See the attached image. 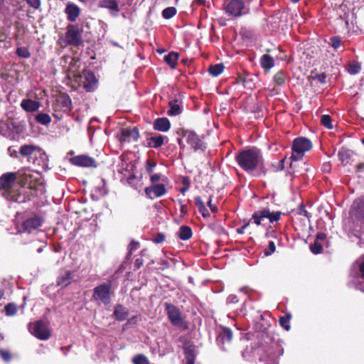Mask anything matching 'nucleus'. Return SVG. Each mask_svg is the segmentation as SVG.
<instances>
[{"label":"nucleus","mask_w":364,"mask_h":364,"mask_svg":"<svg viewBox=\"0 0 364 364\" xmlns=\"http://www.w3.org/2000/svg\"><path fill=\"white\" fill-rule=\"evenodd\" d=\"M46 154L37 146L24 145V202L46 193V186L39 168L45 164Z\"/></svg>","instance_id":"1"},{"label":"nucleus","mask_w":364,"mask_h":364,"mask_svg":"<svg viewBox=\"0 0 364 364\" xmlns=\"http://www.w3.org/2000/svg\"><path fill=\"white\" fill-rule=\"evenodd\" d=\"M23 179L19 171L6 172L0 176V194L11 202V208L21 205Z\"/></svg>","instance_id":"2"},{"label":"nucleus","mask_w":364,"mask_h":364,"mask_svg":"<svg viewBox=\"0 0 364 364\" xmlns=\"http://www.w3.org/2000/svg\"><path fill=\"white\" fill-rule=\"evenodd\" d=\"M235 159L240 168L248 173L254 172L258 168L263 175H266L267 173L262 151L257 147L254 146L238 151L235 154Z\"/></svg>","instance_id":"3"},{"label":"nucleus","mask_w":364,"mask_h":364,"mask_svg":"<svg viewBox=\"0 0 364 364\" xmlns=\"http://www.w3.org/2000/svg\"><path fill=\"white\" fill-rule=\"evenodd\" d=\"M257 353L259 360L264 364H279V357L283 354V348L267 332L260 333Z\"/></svg>","instance_id":"4"},{"label":"nucleus","mask_w":364,"mask_h":364,"mask_svg":"<svg viewBox=\"0 0 364 364\" xmlns=\"http://www.w3.org/2000/svg\"><path fill=\"white\" fill-rule=\"evenodd\" d=\"M178 134L181 135L185 139L187 144L195 151L204 153L207 149V143L205 141L206 136L203 134L200 135L194 130L188 129H181L178 132Z\"/></svg>","instance_id":"5"},{"label":"nucleus","mask_w":364,"mask_h":364,"mask_svg":"<svg viewBox=\"0 0 364 364\" xmlns=\"http://www.w3.org/2000/svg\"><path fill=\"white\" fill-rule=\"evenodd\" d=\"M73 81L77 87H82L87 92H94L98 86V80L95 73L90 70L84 69L81 73L73 75Z\"/></svg>","instance_id":"6"},{"label":"nucleus","mask_w":364,"mask_h":364,"mask_svg":"<svg viewBox=\"0 0 364 364\" xmlns=\"http://www.w3.org/2000/svg\"><path fill=\"white\" fill-rule=\"evenodd\" d=\"M164 305L171 323L173 326L181 328L183 331L188 330L189 328L188 322L183 318L180 309L168 302H165Z\"/></svg>","instance_id":"7"},{"label":"nucleus","mask_w":364,"mask_h":364,"mask_svg":"<svg viewBox=\"0 0 364 364\" xmlns=\"http://www.w3.org/2000/svg\"><path fill=\"white\" fill-rule=\"evenodd\" d=\"M23 127L15 124L14 119L0 121V134L11 140L19 141L22 138Z\"/></svg>","instance_id":"8"},{"label":"nucleus","mask_w":364,"mask_h":364,"mask_svg":"<svg viewBox=\"0 0 364 364\" xmlns=\"http://www.w3.org/2000/svg\"><path fill=\"white\" fill-rule=\"evenodd\" d=\"M82 33V29L78 24H69L66 28L63 41L66 46L78 47L83 43Z\"/></svg>","instance_id":"9"},{"label":"nucleus","mask_w":364,"mask_h":364,"mask_svg":"<svg viewBox=\"0 0 364 364\" xmlns=\"http://www.w3.org/2000/svg\"><path fill=\"white\" fill-rule=\"evenodd\" d=\"M311 141L304 136L297 137L294 139L292 144V154L291 159L294 161L300 160L304 154L312 149Z\"/></svg>","instance_id":"10"},{"label":"nucleus","mask_w":364,"mask_h":364,"mask_svg":"<svg viewBox=\"0 0 364 364\" xmlns=\"http://www.w3.org/2000/svg\"><path fill=\"white\" fill-rule=\"evenodd\" d=\"M112 282L108 281L95 287L93 289L92 299L105 305L111 302Z\"/></svg>","instance_id":"11"},{"label":"nucleus","mask_w":364,"mask_h":364,"mask_svg":"<svg viewBox=\"0 0 364 364\" xmlns=\"http://www.w3.org/2000/svg\"><path fill=\"white\" fill-rule=\"evenodd\" d=\"M28 328L29 332L39 340L46 341L51 337L48 325L41 320L30 323Z\"/></svg>","instance_id":"12"},{"label":"nucleus","mask_w":364,"mask_h":364,"mask_svg":"<svg viewBox=\"0 0 364 364\" xmlns=\"http://www.w3.org/2000/svg\"><path fill=\"white\" fill-rule=\"evenodd\" d=\"M257 80V75L246 70H242V72L237 73L235 83L242 84L245 88L252 90L256 87Z\"/></svg>","instance_id":"13"},{"label":"nucleus","mask_w":364,"mask_h":364,"mask_svg":"<svg viewBox=\"0 0 364 364\" xmlns=\"http://www.w3.org/2000/svg\"><path fill=\"white\" fill-rule=\"evenodd\" d=\"M225 13L234 17H239L242 14L245 8L244 1L242 0H225L223 4Z\"/></svg>","instance_id":"14"},{"label":"nucleus","mask_w":364,"mask_h":364,"mask_svg":"<svg viewBox=\"0 0 364 364\" xmlns=\"http://www.w3.org/2000/svg\"><path fill=\"white\" fill-rule=\"evenodd\" d=\"M232 339V332L228 327H221L218 332L216 341L218 345L223 350H227L231 346Z\"/></svg>","instance_id":"15"},{"label":"nucleus","mask_w":364,"mask_h":364,"mask_svg":"<svg viewBox=\"0 0 364 364\" xmlns=\"http://www.w3.org/2000/svg\"><path fill=\"white\" fill-rule=\"evenodd\" d=\"M139 137V131L136 127L132 128H122L120 129L119 139L121 143L137 141Z\"/></svg>","instance_id":"16"},{"label":"nucleus","mask_w":364,"mask_h":364,"mask_svg":"<svg viewBox=\"0 0 364 364\" xmlns=\"http://www.w3.org/2000/svg\"><path fill=\"white\" fill-rule=\"evenodd\" d=\"M70 162L74 166L80 167L96 168L97 166L95 159L85 154L75 156L70 159Z\"/></svg>","instance_id":"17"},{"label":"nucleus","mask_w":364,"mask_h":364,"mask_svg":"<svg viewBox=\"0 0 364 364\" xmlns=\"http://www.w3.org/2000/svg\"><path fill=\"white\" fill-rule=\"evenodd\" d=\"M74 271L69 269H61L56 279V285L62 288L70 285L75 280Z\"/></svg>","instance_id":"18"},{"label":"nucleus","mask_w":364,"mask_h":364,"mask_svg":"<svg viewBox=\"0 0 364 364\" xmlns=\"http://www.w3.org/2000/svg\"><path fill=\"white\" fill-rule=\"evenodd\" d=\"M144 192L149 198L154 199L165 195L166 193V188L164 184L157 183L146 187Z\"/></svg>","instance_id":"19"},{"label":"nucleus","mask_w":364,"mask_h":364,"mask_svg":"<svg viewBox=\"0 0 364 364\" xmlns=\"http://www.w3.org/2000/svg\"><path fill=\"white\" fill-rule=\"evenodd\" d=\"M43 218L39 215H34L33 217L24 220V232L29 233L38 230L43 224Z\"/></svg>","instance_id":"20"},{"label":"nucleus","mask_w":364,"mask_h":364,"mask_svg":"<svg viewBox=\"0 0 364 364\" xmlns=\"http://www.w3.org/2000/svg\"><path fill=\"white\" fill-rule=\"evenodd\" d=\"M55 112H68L71 109V100L67 95H61L56 99Z\"/></svg>","instance_id":"21"},{"label":"nucleus","mask_w":364,"mask_h":364,"mask_svg":"<svg viewBox=\"0 0 364 364\" xmlns=\"http://www.w3.org/2000/svg\"><path fill=\"white\" fill-rule=\"evenodd\" d=\"M23 229V215L19 211H17L15 218L12 220V224L8 228V231L11 235L21 234Z\"/></svg>","instance_id":"22"},{"label":"nucleus","mask_w":364,"mask_h":364,"mask_svg":"<svg viewBox=\"0 0 364 364\" xmlns=\"http://www.w3.org/2000/svg\"><path fill=\"white\" fill-rule=\"evenodd\" d=\"M67 19L70 22H75L80 14V7L73 3H68L65 9Z\"/></svg>","instance_id":"23"},{"label":"nucleus","mask_w":364,"mask_h":364,"mask_svg":"<svg viewBox=\"0 0 364 364\" xmlns=\"http://www.w3.org/2000/svg\"><path fill=\"white\" fill-rule=\"evenodd\" d=\"M353 208L355 210L353 217L355 219L364 224V199H359L354 202Z\"/></svg>","instance_id":"24"},{"label":"nucleus","mask_w":364,"mask_h":364,"mask_svg":"<svg viewBox=\"0 0 364 364\" xmlns=\"http://www.w3.org/2000/svg\"><path fill=\"white\" fill-rule=\"evenodd\" d=\"M326 235L324 232L317 233L315 240L313 244L310 245V250L314 255L320 254L323 250V245L321 242L325 240Z\"/></svg>","instance_id":"25"},{"label":"nucleus","mask_w":364,"mask_h":364,"mask_svg":"<svg viewBox=\"0 0 364 364\" xmlns=\"http://www.w3.org/2000/svg\"><path fill=\"white\" fill-rule=\"evenodd\" d=\"M153 127L154 130L166 132L171 128V122L166 117H159L154 120Z\"/></svg>","instance_id":"26"},{"label":"nucleus","mask_w":364,"mask_h":364,"mask_svg":"<svg viewBox=\"0 0 364 364\" xmlns=\"http://www.w3.org/2000/svg\"><path fill=\"white\" fill-rule=\"evenodd\" d=\"M129 314V310L122 304H118L114 307L113 316L117 321H123L126 320Z\"/></svg>","instance_id":"27"},{"label":"nucleus","mask_w":364,"mask_h":364,"mask_svg":"<svg viewBox=\"0 0 364 364\" xmlns=\"http://www.w3.org/2000/svg\"><path fill=\"white\" fill-rule=\"evenodd\" d=\"M165 139L166 136L159 134L157 136H151L147 139V147L158 149L164 144Z\"/></svg>","instance_id":"28"},{"label":"nucleus","mask_w":364,"mask_h":364,"mask_svg":"<svg viewBox=\"0 0 364 364\" xmlns=\"http://www.w3.org/2000/svg\"><path fill=\"white\" fill-rule=\"evenodd\" d=\"M274 64V58L269 54H264L260 58V65L265 73H268Z\"/></svg>","instance_id":"29"},{"label":"nucleus","mask_w":364,"mask_h":364,"mask_svg":"<svg viewBox=\"0 0 364 364\" xmlns=\"http://www.w3.org/2000/svg\"><path fill=\"white\" fill-rule=\"evenodd\" d=\"M308 80L311 82L313 81H317L321 84H326V75L325 73H318L315 69L311 72L310 75L308 77Z\"/></svg>","instance_id":"30"},{"label":"nucleus","mask_w":364,"mask_h":364,"mask_svg":"<svg viewBox=\"0 0 364 364\" xmlns=\"http://www.w3.org/2000/svg\"><path fill=\"white\" fill-rule=\"evenodd\" d=\"M289 78V75L286 71L279 70L278 71L273 77L274 82L277 86H283L287 79Z\"/></svg>","instance_id":"31"},{"label":"nucleus","mask_w":364,"mask_h":364,"mask_svg":"<svg viewBox=\"0 0 364 364\" xmlns=\"http://www.w3.org/2000/svg\"><path fill=\"white\" fill-rule=\"evenodd\" d=\"M195 205L197 206L199 213L202 215L204 218L210 217V213L206 208L200 196H196L194 198Z\"/></svg>","instance_id":"32"},{"label":"nucleus","mask_w":364,"mask_h":364,"mask_svg":"<svg viewBox=\"0 0 364 364\" xmlns=\"http://www.w3.org/2000/svg\"><path fill=\"white\" fill-rule=\"evenodd\" d=\"M181 101L178 99L170 100L168 102L169 109L167 114H180L182 112Z\"/></svg>","instance_id":"33"},{"label":"nucleus","mask_w":364,"mask_h":364,"mask_svg":"<svg viewBox=\"0 0 364 364\" xmlns=\"http://www.w3.org/2000/svg\"><path fill=\"white\" fill-rule=\"evenodd\" d=\"M178 236L181 240H188L193 236V232L191 227L182 225L179 228Z\"/></svg>","instance_id":"34"},{"label":"nucleus","mask_w":364,"mask_h":364,"mask_svg":"<svg viewBox=\"0 0 364 364\" xmlns=\"http://www.w3.org/2000/svg\"><path fill=\"white\" fill-rule=\"evenodd\" d=\"M41 105L38 100H33L31 99H24V111L28 112H33L36 111Z\"/></svg>","instance_id":"35"},{"label":"nucleus","mask_w":364,"mask_h":364,"mask_svg":"<svg viewBox=\"0 0 364 364\" xmlns=\"http://www.w3.org/2000/svg\"><path fill=\"white\" fill-rule=\"evenodd\" d=\"M346 69L350 75H356L361 70V64L358 61H350L346 65Z\"/></svg>","instance_id":"36"},{"label":"nucleus","mask_w":364,"mask_h":364,"mask_svg":"<svg viewBox=\"0 0 364 364\" xmlns=\"http://www.w3.org/2000/svg\"><path fill=\"white\" fill-rule=\"evenodd\" d=\"M179 58V54L176 52H171L164 56L165 63L168 65L172 69L176 68V62Z\"/></svg>","instance_id":"37"},{"label":"nucleus","mask_w":364,"mask_h":364,"mask_svg":"<svg viewBox=\"0 0 364 364\" xmlns=\"http://www.w3.org/2000/svg\"><path fill=\"white\" fill-rule=\"evenodd\" d=\"M100 6L114 11H119L117 0H101Z\"/></svg>","instance_id":"38"},{"label":"nucleus","mask_w":364,"mask_h":364,"mask_svg":"<svg viewBox=\"0 0 364 364\" xmlns=\"http://www.w3.org/2000/svg\"><path fill=\"white\" fill-rule=\"evenodd\" d=\"M142 257L150 259V256L148 254V250L146 249H144L140 252V257L136 258L134 262V270L139 269L142 267L144 264V259Z\"/></svg>","instance_id":"39"},{"label":"nucleus","mask_w":364,"mask_h":364,"mask_svg":"<svg viewBox=\"0 0 364 364\" xmlns=\"http://www.w3.org/2000/svg\"><path fill=\"white\" fill-rule=\"evenodd\" d=\"M224 68L225 67L223 63L211 65L208 68V73L212 76L217 77L223 72Z\"/></svg>","instance_id":"40"},{"label":"nucleus","mask_w":364,"mask_h":364,"mask_svg":"<svg viewBox=\"0 0 364 364\" xmlns=\"http://www.w3.org/2000/svg\"><path fill=\"white\" fill-rule=\"evenodd\" d=\"M291 317L292 316L290 313H287L284 316H280L279 318V325L287 331L291 329L289 321Z\"/></svg>","instance_id":"41"},{"label":"nucleus","mask_w":364,"mask_h":364,"mask_svg":"<svg viewBox=\"0 0 364 364\" xmlns=\"http://www.w3.org/2000/svg\"><path fill=\"white\" fill-rule=\"evenodd\" d=\"M265 216H268V214L266 212H264L263 209L255 212L254 214L252 215V219L254 220V223L257 225H260L262 219L265 218Z\"/></svg>","instance_id":"42"},{"label":"nucleus","mask_w":364,"mask_h":364,"mask_svg":"<svg viewBox=\"0 0 364 364\" xmlns=\"http://www.w3.org/2000/svg\"><path fill=\"white\" fill-rule=\"evenodd\" d=\"M8 153L12 158H17L18 156V154L23 155V144L18 147L15 146H10L8 148Z\"/></svg>","instance_id":"43"},{"label":"nucleus","mask_w":364,"mask_h":364,"mask_svg":"<svg viewBox=\"0 0 364 364\" xmlns=\"http://www.w3.org/2000/svg\"><path fill=\"white\" fill-rule=\"evenodd\" d=\"M358 270L360 274V277L364 279V261L361 262L358 264ZM355 287L357 290L364 292V284L358 282L355 284Z\"/></svg>","instance_id":"44"},{"label":"nucleus","mask_w":364,"mask_h":364,"mask_svg":"<svg viewBox=\"0 0 364 364\" xmlns=\"http://www.w3.org/2000/svg\"><path fill=\"white\" fill-rule=\"evenodd\" d=\"M358 270L360 274V277L364 279V261L361 262L358 264ZM355 287L357 290L364 292V284L358 282L355 284Z\"/></svg>","instance_id":"45"},{"label":"nucleus","mask_w":364,"mask_h":364,"mask_svg":"<svg viewBox=\"0 0 364 364\" xmlns=\"http://www.w3.org/2000/svg\"><path fill=\"white\" fill-rule=\"evenodd\" d=\"M339 160L342 162L343 164H347L349 162V160L350 159V154L348 150L347 149H341L338 151V154Z\"/></svg>","instance_id":"46"},{"label":"nucleus","mask_w":364,"mask_h":364,"mask_svg":"<svg viewBox=\"0 0 364 364\" xmlns=\"http://www.w3.org/2000/svg\"><path fill=\"white\" fill-rule=\"evenodd\" d=\"M321 124L328 129H332L334 127L331 115H321Z\"/></svg>","instance_id":"47"},{"label":"nucleus","mask_w":364,"mask_h":364,"mask_svg":"<svg viewBox=\"0 0 364 364\" xmlns=\"http://www.w3.org/2000/svg\"><path fill=\"white\" fill-rule=\"evenodd\" d=\"M133 364H150L147 357L144 354H137L132 359Z\"/></svg>","instance_id":"48"},{"label":"nucleus","mask_w":364,"mask_h":364,"mask_svg":"<svg viewBox=\"0 0 364 364\" xmlns=\"http://www.w3.org/2000/svg\"><path fill=\"white\" fill-rule=\"evenodd\" d=\"M264 211L268 214V216H265V218H268L270 223L277 222L280 220L281 212L270 213L268 209H264Z\"/></svg>","instance_id":"49"},{"label":"nucleus","mask_w":364,"mask_h":364,"mask_svg":"<svg viewBox=\"0 0 364 364\" xmlns=\"http://www.w3.org/2000/svg\"><path fill=\"white\" fill-rule=\"evenodd\" d=\"M186 360H195V348L193 346H188L184 348Z\"/></svg>","instance_id":"50"},{"label":"nucleus","mask_w":364,"mask_h":364,"mask_svg":"<svg viewBox=\"0 0 364 364\" xmlns=\"http://www.w3.org/2000/svg\"><path fill=\"white\" fill-rule=\"evenodd\" d=\"M176 14V9L175 7H167L162 11V16L166 19H169L174 16Z\"/></svg>","instance_id":"51"},{"label":"nucleus","mask_w":364,"mask_h":364,"mask_svg":"<svg viewBox=\"0 0 364 364\" xmlns=\"http://www.w3.org/2000/svg\"><path fill=\"white\" fill-rule=\"evenodd\" d=\"M341 38L340 36H332L330 38V45L334 50H338L341 46Z\"/></svg>","instance_id":"52"},{"label":"nucleus","mask_w":364,"mask_h":364,"mask_svg":"<svg viewBox=\"0 0 364 364\" xmlns=\"http://www.w3.org/2000/svg\"><path fill=\"white\" fill-rule=\"evenodd\" d=\"M36 122L47 125L51 122L50 115H35Z\"/></svg>","instance_id":"53"},{"label":"nucleus","mask_w":364,"mask_h":364,"mask_svg":"<svg viewBox=\"0 0 364 364\" xmlns=\"http://www.w3.org/2000/svg\"><path fill=\"white\" fill-rule=\"evenodd\" d=\"M16 311V306L14 304H9L5 306V312L7 316H14Z\"/></svg>","instance_id":"54"},{"label":"nucleus","mask_w":364,"mask_h":364,"mask_svg":"<svg viewBox=\"0 0 364 364\" xmlns=\"http://www.w3.org/2000/svg\"><path fill=\"white\" fill-rule=\"evenodd\" d=\"M276 250V245L273 241H269L267 248L264 250L266 256L272 255Z\"/></svg>","instance_id":"55"},{"label":"nucleus","mask_w":364,"mask_h":364,"mask_svg":"<svg viewBox=\"0 0 364 364\" xmlns=\"http://www.w3.org/2000/svg\"><path fill=\"white\" fill-rule=\"evenodd\" d=\"M166 235L163 232H158L156 236L152 239L155 244H160L164 242Z\"/></svg>","instance_id":"56"},{"label":"nucleus","mask_w":364,"mask_h":364,"mask_svg":"<svg viewBox=\"0 0 364 364\" xmlns=\"http://www.w3.org/2000/svg\"><path fill=\"white\" fill-rule=\"evenodd\" d=\"M156 166V163L151 160H147L146 162V171L148 173H153L154 168Z\"/></svg>","instance_id":"57"},{"label":"nucleus","mask_w":364,"mask_h":364,"mask_svg":"<svg viewBox=\"0 0 364 364\" xmlns=\"http://www.w3.org/2000/svg\"><path fill=\"white\" fill-rule=\"evenodd\" d=\"M298 213L300 215H304V217H306L308 219H309L311 218L310 214L309 213V212L306 209V207L303 204L299 205V209H298Z\"/></svg>","instance_id":"58"},{"label":"nucleus","mask_w":364,"mask_h":364,"mask_svg":"<svg viewBox=\"0 0 364 364\" xmlns=\"http://www.w3.org/2000/svg\"><path fill=\"white\" fill-rule=\"evenodd\" d=\"M0 355L2 358V359L6 362H9L11 359V355L9 353V351L1 349L0 350Z\"/></svg>","instance_id":"59"},{"label":"nucleus","mask_w":364,"mask_h":364,"mask_svg":"<svg viewBox=\"0 0 364 364\" xmlns=\"http://www.w3.org/2000/svg\"><path fill=\"white\" fill-rule=\"evenodd\" d=\"M178 203L181 205L180 207V213L181 216L184 217L188 213V206L183 203V200L179 199L178 200Z\"/></svg>","instance_id":"60"},{"label":"nucleus","mask_w":364,"mask_h":364,"mask_svg":"<svg viewBox=\"0 0 364 364\" xmlns=\"http://www.w3.org/2000/svg\"><path fill=\"white\" fill-rule=\"evenodd\" d=\"M27 4L33 9H38L41 6V0H26Z\"/></svg>","instance_id":"61"},{"label":"nucleus","mask_w":364,"mask_h":364,"mask_svg":"<svg viewBox=\"0 0 364 364\" xmlns=\"http://www.w3.org/2000/svg\"><path fill=\"white\" fill-rule=\"evenodd\" d=\"M139 247V242L136 241H132L131 243L129 245V253L132 254V252L136 250H137Z\"/></svg>","instance_id":"62"},{"label":"nucleus","mask_w":364,"mask_h":364,"mask_svg":"<svg viewBox=\"0 0 364 364\" xmlns=\"http://www.w3.org/2000/svg\"><path fill=\"white\" fill-rule=\"evenodd\" d=\"M160 179H161V175L159 173L152 174L150 176V181H151L152 185L157 184V182H159L160 181Z\"/></svg>","instance_id":"63"},{"label":"nucleus","mask_w":364,"mask_h":364,"mask_svg":"<svg viewBox=\"0 0 364 364\" xmlns=\"http://www.w3.org/2000/svg\"><path fill=\"white\" fill-rule=\"evenodd\" d=\"M208 207L210 208V210L213 213L218 212V207H217V205L212 203V196H211L209 197V199H208Z\"/></svg>","instance_id":"64"}]
</instances>
